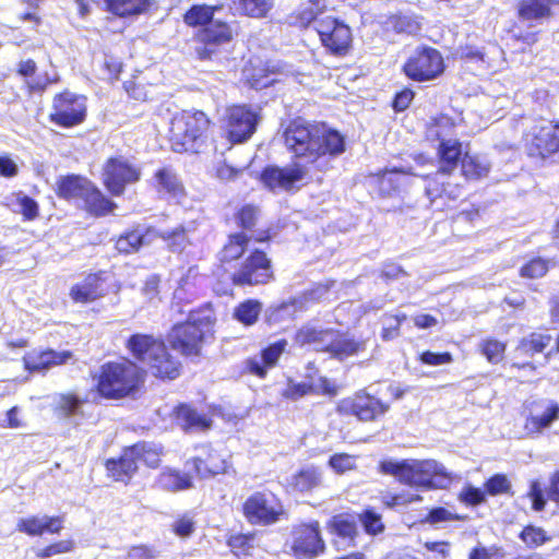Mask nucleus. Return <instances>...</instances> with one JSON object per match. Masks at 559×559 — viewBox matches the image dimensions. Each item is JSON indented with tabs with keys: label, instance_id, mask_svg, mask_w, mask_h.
Instances as JSON below:
<instances>
[{
	"label": "nucleus",
	"instance_id": "f257e3e1",
	"mask_svg": "<svg viewBox=\"0 0 559 559\" xmlns=\"http://www.w3.org/2000/svg\"><path fill=\"white\" fill-rule=\"evenodd\" d=\"M284 138L289 151L309 163L317 164L319 168L325 167L331 158L345 151V139L338 131L301 119L289 123Z\"/></svg>",
	"mask_w": 559,
	"mask_h": 559
},
{
	"label": "nucleus",
	"instance_id": "f03ea898",
	"mask_svg": "<svg viewBox=\"0 0 559 559\" xmlns=\"http://www.w3.org/2000/svg\"><path fill=\"white\" fill-rule=\"evenodd\" d=\"M380 472L401 484L421 489L445 488L452 480L451 474L436 460H384Z\"/></svg>",
	"mask_w": 559,
	"mask_h": 559
},
{
	"label": "nucleus",
	"instance_id": "7ed1b4c3",
	"mask_svg": "<svg viewBox=\"0 0 559 559\" xmlns=\"http://www.w3.org/2000/svg\"><path fill=\"white\" fill-rule=\"evenodd\" d=\"M214 318L210 308L190 311L185 323L176 324L168 334L171 347L183 355H198L204 340L211 335Z\"/></svg>",
	"mask_w": 559,
	"mask_h": 559
},
{
	"label": "nucleus",
	"instance_id": "20e7f679",
	"mask_svg": "<svg viewBox=\"0 0 559 559\" xmlns=\"http://www.w3.org/2000/svg\"><path fill=\"white\" fill-rule=\"evenodd\" d=\"M128 347L136 359L148 366L155 377L175 379L179 376V364L168 354L162 341L136 334L130 337Z\"/></svg>",
	"mask_w": 559,
	"mask_h": 559
},
{
	"label": "nucleus",
	"instance_id": "39448f33",
	"mask_svg": "<svg viewBox=\"0 0 559 559\" xmlns=\"http://www.w3.org/2000/svg\"><path fill=\"white\" fill-rule=\"evenodd\" d=\"M142 378L141 370L129 360L108 362L102 367L97 388L103 396L119 399L133 391Z\"/></svg>",
	"mask_w": 559,
	"mask_h": 559
},
{
	"label": "nucleus",
	"instance_id": "423d86ee",
	"mask_svg": "<svg viewBox=\"0 0 559 559\" xmlns=\"http://www.w3.org/2000/svg\"><path fill=\"white\" fill-rule=\"evenodd\" d=\"M210 120L202 111H181L170 121L169 141L175 152L195 151L198 141L209 129Z\"/></svg>",
	"mask_w": 559,
	"mask_h": 559
},
{
	"label": "nucleus",
	"instance_id": "0eeeda50",
	"mask_svg": "<svg viewBox=\"0 0 559 559\" xmlns=\"http://www.w3.org/2000/svg\"><path fill=\"white\" fill-rule=\"evenodd\" d=\"M297 342L314 344L317 350L331 353L332 356L344 359L365 349V342H357L348 335L333 331H318L313 328H304L297 333Z\"/></svg>",
	"mask_w": 559,
	"mask_h": 559
},
{
	"label": "nucleus",
	"instance_id": "6e6552de",
	"mask_svg": "<svg viewBox=\"0 0 559 559\" xmlns=\"http://www.w3.org/2000/svg\"><path fill=\"white\" fill-rule=\"evenodd\" d=\"M522 417L524 435L539 437L559 420V403L550 399L527 400L523 404Z\"/></svg>",
	"mask_w": 559,
	"mask_h": 559
},
{
	"label": "nucleus",
	"instance_id": "1a4fd4ad",
	"mask_svg": "<svg viewBox=\"0 0 559 559\" xmlns=\"http://www.w3.org/2000/svg\"><path fill=\"white\" fill-rule=\"evenodd\" d=\"M289 548L297 559H314L325 550V543L321 535L318 521L299 523L290 532Z\"/></svg>",
	"mask_w": 559,
	"mask_h": 559
},
{
	"label": "nucleus",
	"instance_id": "9d476101",
	"mask_svg": "<svg viewBox=\"0 0 559 559\" xmlns=\"http://www.w3.org/2000/svg\"><path fill=\"white\" fill-rule=\"evenodd\" d=\"M86 98L66 91L55 96L49 119L52 123L72 128L81 124L86 117Z\"/></svg>",
	"mask_w": 559,
	"mask_h": 559
},
{
	"label": "nucleus",
	"instance_id": "9b49d317",
	"mask_svg": "<svg viewBox=\"0 0 559 559\" xmlns=\"http://www.w3.org/2000/svg\"><path fill=\"white\" fill-rule=\"evenodd\" d=\"M141 169L124 156H115L106 160L103 167V182L114 195L123 193L127 185L139 181Z\"/></svg>",
	"mask_w": 559,
	"mask_h": 559
},
{
	"label": "nucleus",
	"instance_id": "f8f14e48",
	"mask_svg": "<svg viewBox=\"0 0 559 559\" xmlns=\"http://www.w3.org/2000/svg\"><path fill=\"white\" fill-rule=\"evenodd\" d=\"M403 70L411 80L429 81L438 78L444 71V61L437 49L423 47L411 55Z\"/></svg>",
	"mask_w": 559,
	"mask_h": 559
},
{
	"label": "nucleus",
	"instance_id": "ddd939ff",
	"mask_svg": "<svg viewBox=\"0 0 559 559\" xmlns=\"http://www.w3.org/2000/svg\"><path fill=\"white\" fill-rule=\"evenodd\" d=\"M524 147L531 157L545 159L559 152L558 123L543 121L535 124L524 138Z\"/></svg>",
	"mask_w": 559,
	"mask_h": 559
},
{
	"label": "nucleus",
	"instance_id": "4468645a",
	"mask_svg": "<svg viewBox=\"0 0 559 559\" xmlns=\"http://www.w3.org/2000/svg\"><path fill=\"white\" fill-rule=\"evenodd\" d=\"M313 23L322 45L329 51L337 56L347 53L352 44V31L346 24L331 16L321 17Z\"/></svg>",
	"mask_w": 559,
	"mask_h": 559
},
{
	"label": "nucleus",
	"instance_id": "2eb2a0df",
	"mask_svg": "<svg viewBox=\"0 0 559 559\" xmlns=\"http://www.w3.org/2000/svg\"><path fill=\"white\" fill-rule=\"evenodd\" d=\"M259 120V112L251 107L233 106L228 108L225 124L228 139L233 143L247 141L255 132Z\"/></svg>",
	"mask_w": 559,
	"mask_h": 559
},
{
	"label": "nucleus",
	"instance_id": "dca6fc26",
	"mask_svg": "<svg viewBox=\"0 0 559 559\" xmlns=\"http://www.w3.org/2000/svg\"><path fill=\"white\" fill-rule=\"evenodd\" d=\"M243 512L250 523L267 525L277 522L284 510L273 495L258 492L247 499Z\"/></svg>",
	"mask_w": 559,
	"mask_h": 559
},
{
	"label": "nucleus",
	"instance_id": "f3484780",
	"mask_svg": "<svg viewBox=\"0 0 559 559\" xmlns=\"http://www.w3.org/2000/svg\"><path fill=\"white\" fill-rule=\"evenodd\" d=\"M388 409V404L365 392H359L353 397L344 399L337 405V411L341 414L354 415L362 421L374 420L385 414Z\"/></svg>",
	"mask_w": 559,
	"mask_h": 559
},
{
	"label": "nucleus",
	"instance_id": "a211bd4d",
	"mask_svg": "<svg viewBox=\"0 0 559 559\" xmlns=\"http://www.w3.org/2000/svg\"><path fill=\"white\" fill-rule=\"evenodd\" d=\"M197 454L187 461L192 463L194 473L200 478H211L219 474L228 473L230 464L216 450L210 445L202 444L195 448Z\"/></svg>",
	"mask_w": 559,
	"mask_h": 559
},
{
	"label": "nucleus",
	"instance_id": "6ab92c4d",
	"mask_svg": "<svg viewBox=\"0 0 559 559\" xmlns=\"http://www.w3.org/2000/svg\"><path fill=\"white\" fill-rule=\"evenodd\" d=\"M233 29L226 22L214 20L201 28L197 35L201 46L195 48L201 59L211 58L216 47L225 45L233 39Z\"/></svg>",
	"mask_w": 559,
	"mask_h": 559
},
{
	"label": "nucleus",
	"instance_id": "aec40b11",
	"mask_svg": "<svg viewBox=\"0 0 559 559\" xmlns=\"http://www.w3.org/2000/svg\"><path fill=\"white\" fill-rule=\"evenodd\" d=\"M271 277V265L264 252L254 250L241 267L234 273L233 281L238 285L263 284Z\"/></svg>",
	"mask_w": 559,
	"mask_h": 559
},
{
	"label": "nucleus",
	"instance_id": "412c9836",
	"mask_svg": "<svg viewBox=\"0 0 559 559\" xmlns=\"http://www.w3.org/2000/svg\"><path fill=\"white\" fill-rule=\"evenodd\" d=\"M306 170L298 164L284 168L269 167L261 176L262 182L271 190H288L302 181Z\"/></svg>",
	"mask_w": 559,
	"mask_h": 559
},
{
	"label": "nucleus",
	"instance_id": "4be33fe9",
	"mask_svg": "<svg viewBox=\"0 0 559 559\" xmlns=\"http://www.w3.org/2000/svg\"><path fill=\"white\" fill-rule=\"evenodd\" d=\"M71 359V352H56L52 349H33L32 352L27 353L23 358L25 369L31 372L45 371L55 366L67 364Z\"/></svg>",
	"mask_w": 559,
	"mask_h": 559
},
{
	"label": "nucleus",
	"instance_id": "5701e85b",
	"mask_svg": "<svg viewBox=\"0 0 559 559\" xmlns=\"http://www.w3.org/2000/svg\"><path fill=\"white\" fill-rule=\"evenodd\" d=\"M287 346L285 340L277 341L266 347L260 357L254 356L247 359L246 369L251 374L264 378L266 376V369L275 366L280 356L283 354Z\"/></svg>",
	"mask_w": 559,
	"mask_h": 559
},
{
	"label": "nucleus",
	"instance_id": "b1692460",
	"mask_svg": "<svg viewBox=\"0 0 559 559\" xmlns=\"http://www.w3.org/2000/svg\"><path fill=\"white\" fill-rule=\"evenodd\" d=\"M62 518L60 516H28L20 519L17 530L31 536L41 535L44 533H58L62 528Z\"/></svg>",
	"mask_w": 559,
	"mask_h": 559
},
{
	"label": "nucleus",
	"instance_id": "393cba45",
	"mask_svg": "<svg viewBox=\"0 0 559 559\" xmlns=\"http://www.w3.org/2000/svg\"><path fill=\"white\" fill-rule=\"evenodd\" d=\"M157 238V230L154 228L138 227L131 231L121 235L116 248L122 253H132L138 251L142 246L150 245Z\"/></svg>",
	"mask_w": 559,
	"mask_h": 559
},
{
	"label": "nucleus",
	"instance_id": "a878e982",
	"mask_svg": "<svg viewBox=\"0 0 559 559\" xmlns=\"http://www.w3.org/2000/svg\"><path fill=\"white\" fill-rule=\"evenodd\" d=\"M104 293L100 277L96 274H90L71 287L70 297L75 302L87 304L100 298Z\"/></svg>",
	"mask_w": 559,
	"mask_h": 559
},
{
	"label": "nucleus",
	"instance_id": "bb28decb",
	"mask_svg": "<svg viewBox=\"0 0 559 559\" xmlns=\"http://www.w3.org/2000/svg\"><path fill=\"white\" fill-rule=\"evenodd\" d=\"M559 0H521L518 5L519 17L525 22H538L551 15V7Z\"/></svg>",
	"mask_w": 559,
	"mask_h": 559
},
{
	"label": "nucleus",
	"instance_id": "cd10ccee",
	"mask_svg": "<svg viewBox=\"0 0 559 559\" xmlns=\"http://www.w3.org/2000/svg\"><path fill=\"white\" fill-rule=\"evenodd\" d=\"M156 485L163 490L177 492L192 488L193 481L191 476L187 473L166 468L158 475Z\"/></svg>",
	"mask_w": 559,
	"mask_h": 559
},
{
	"label": "nucleus",
	"instance_id": "c85d7f7f",
	"mask_svg": "<svg viewBox=\"0 0 559 559\" xmlns=\"http://www.w3.org/2000/svg\"><path fill=\"white\" fill-rule=\"evenodd\" d=\"M288 484L296 491L308 492L322 484V472L318 467L307 466L294 474Z\"/></svg>",
	"mask_w": 559,
	"mask_h": 559
},
{
	"label": "nucleus",
	"instance_id": "c756f323",
	"mask_svg": "<svg viewBox=\"0 0 559 559\" xmlns=\"http://www.w3.org/2000/svg\"><path fill=\"white\" fill-rule=\"evenodd\" d=\"M153 0H104L107 10L118 16L127 17L144 13Z\"/></svg>",
	"mask_w": 559,
	"mask_h": 559
},
{
	"label": "nucleus",
	"instance_id": "7c9ffc66",
	"mask_svg": "<svg viewBox=\"0 0 559 559\" xmlns=\"http://www.w3.org/2000/svg\"><path fill=\"white\" fill-rule=\"evenodd\" d=\"M158 192L169 199L179 200L183 195V187L177 175L169 168L159 169L156 175Z\"/></svg>",
	"mask_w": 559,
	"mask_h": 559
},
{
	"label": "nucleus",
	"instance_id": "2f4dec72",
	"mask_svg": "<svg viewBox=\"0 0 559 559\" xmlns=\"http://www.w3.org/2000/svg\"><path fill=\"white\" fill-rule=\"evenodd\" d=\"M176 420L185 430L203 431L211 427V420L205 415L186 405L177 408Z\"/></svg>",
	"mask_w": 559,
	"mask_h": 559
},
{
	"label": "nucleus",
	"instance_id": "473e14b6",
	"mask_svg": "<svg viewBox=\"0 0 559 559\" xmlns=\"http://www.w3.org/2000/svg\"><path fill=\"white\" fill-rule=\"evenodd\" d=\"M318 391L324 394H336V386L326 378H319L318 381H311L309 383L289 384L284 395L289 399H298L310 391Z\"/></svg>",
	"mask_w": 559,
	"mask_h": 559
},
{
	"label": "nucleus",
	"instance_id": "72a5a7b5",
	"mask_svg": "<svg viewBox=\"0 0 559 559\" xmlns=\"http://www.w3.org/2000/svg\"><path fill=\"white\" fill-rule=\"evenodd\" d=\"M162 447L153 443H139L127 449V462L135 457L136 462L142 461L150 467H156L162 457Z\"/></svg>",
	"mask_w": 559,
	"mask_h": 559
},
{
	"label": "nucleus",
	"instance_id": "f704fd0d",
	"mask_svg": "<svg viewBox=\"0 0 559 559\" xmlns=\"http://www.w3.org/2000/svg\"><path fill=\"white\" fill-rule=\"evenodd\" d=\"M461 143L456 140L442 141L439 146L441 175L451 174L456 168L457 160L461 156Z\"/></svg>",
	"mask_w": 559,
	"mask_h": 559
},
{
	"label": "nucleus",
	"instance_id": "c9c22d12",
	"mask_svg": "<svg viewBox=\"0 0 559 559\" xmlns=\"http://www.w3.org/2000/svg\"><path fill=\"white\" fill-rule=\"evenodd\" d=\"M91 181L80 176H68L58 182V194L66 199H80L88 192Z\"/></svg>",
	"mask_w": 559,
	"mask_h": 559
},
{
	"label": "nucleus",
	"instance_id": "e433bc0d",
	"mask_svg": "<svg viewBox=\"0 0 559 559\" xmlns=\"http://www.w3.org/2000/svg\"><path fill=\"white\" fill-rule=\"evenodd\" d=\"M127 450L118 459H110L106 462V468L108 474L117 481H126L136 471L135 457H130V462H127Z\"/></svg>",
	"mask_w": 559,
	"mask_h": 559
},
{
	"label": "nucleus",
	"instance_id": "4c0bfd02",
	"mask_svg": "<svg viewBox=\"0 0 559 559\" xmlns=\"http://www.w3.org/2000/svg\"><path fill=\"white\" fill-rule=\"evenodd\" d=\"M82 200L91 213L95 215H105L114 209L115 204L108 200L93 183L88 187V192Z\"/></svg>",
	"mask_w": 559,
	"mask_h": 559
},
{
	"label": "nucleus",
	"instance_id": "58836bf2",
	"mask_svg": "<svg viewBox=\"0 0 559 559\" xmlns=\"http://www.w3.org/2000/svg\"><path fill=\"white\" fill-rule=\"evenodd\" d=\"M83 400L73 393H61L53 397V409L60 416L69 418L81 413Z\"/></svg>",
	"mask_w": 559,
	"mask_h": 559
},
{
	"label": "nucleus",
	"instance_id": "ea45409f",
	"mask_svg": "<svg viewBox=\"0 0 559 559\" xmlns=\"http://www.w3.org/2000/svg\"><path fill=\"white\" fill-rule=\"evenodd\" d=\"M218 10H221L218 5H193L185 14V22L189 26H202L203 28L214 21V14Z\"/></svg>",
	"mask_w": 559,
	"mask_h": 559
},
{
	"label": "nucleus",
	"instance_id": "a19ab883",
	"mask_svg": "<svg viewBox=\"0 0 559 559\" xmlns=\"http://www.w3.org/2000/svg\"><path fill=\"white\" fill-rule=\"evenodd\" d=\"M462 171L466 178L478 179L489 171V164L485 157L468 153L462 159Z\"/></svg>",
	"mask_w": 559,
	"mask_h": 559
},
{
	"label": "nucleus",
	"instance_id": "79ce46f5",
	"mask_svg": "<svg viewBox=\"0 0 559 559\" xmlns=\"http://www.w3.org/2000/svg\"><path fill=\"white\" fill-rule=\"evenodd\" d=\"M262 310V305L257 300H246L234 310V318L245 325H252L257 322Z\"/></svg>",
	"mask_w": 559,
	"mask_h": 559
},
{
	"label": "nucleus",
	"instance_id": "37998d69",
	"mask_svg": "<svg viewBox=\"0 0 559 559\" xmlns=\"http://www.w3.org/2000/svg\"><path fill=\"white\" fill-rule=\"evenodd\" d=\"M248 243L249 239L243 234L231 235L222 250V261L230 262L240 258L247 250Z\"/></svg>",
	"mask_w": 559,
	"mask_h": 559
},
{
	"label": "nucleus",
	"instance_id": "c03bdc74",
	"mask_svg": "<svg viewBox=\"0 0 559 559\" xmlns=\"http://www.w3.org/2000/svg\"><path fill=\"white\" fill-rule=\"evenodd\" d=\"M275 0H239L241 12L254 19L265 17L273 9Z\"/></svg>",
	"mask_w": 559,
	"mask_h": 559
},
{
	"label": "nucleus",
	"instance_id": "a18cd8bd",
	"mask_svg": "<svg viewBox=\"0 0 559 559\" xmlns=\"http://www.w3.org/2000/svg\"><path fill=\"white\" fill-rule=\"evenodd\" d=\"M328 527L332 534L343 538L344 544L352 542L356 533L355 523L345 515L333 516Z\"/></svg>",
	"mask_w": 559,
	"mask_h": 559
},
{
	"label": "nucleus",
	"instance_id": "49530a36",
	"mask_svg": "<svg viewBox=\"0 0 559 559\" xmlns=\"http://www.w3.org/2000/svg\"><path fill=\"white\" fill-rule=\"evenodd\" d=\"M550 342L551 337L549 335L534 333L521 342L518 352L525 355L540 353L549 346Z\"/></svg>",
	"mask_w": 559,
	"mask_h": 559
},
{
	"label": "nucleus",
	"instance_id": "de8ad7c7",
	"mask_svg": "<svg viewBox=\"0 0 559 559\" xmlns=\"http://www.w3.org/2000/svg\"><path fill=\"white\" fill-rule=\"evenodd\" d=\"M520 538L530 548L539 547L550 540V537L542 527L534 525L525 526L520 534Z\"/></svg>",
	"mask_w": 559,
	"mask_h": 559
},
{
	"label": "nucleus",
	"instance_id": "09e8293b",
	"mask_svg": "<svg viewBox=\"0 0 559 559\" xmlns=\"http://www.w3.org/2000/svg\"><path fill=\"white\" fill-rule=\"evenodd\" d=\"M329 467L336 474H345L357 467V456L347 453H335L328 462Z\"/></svg>",
	"mask_w": 559,
	"mask_h": 559
},
{
	"label": "nucleus",
	"instance_id": "8fccbe9b",
	"mask_svg": "<svg viewBox=\"0 0 559 559\" xmlns=\"http://www.w3.org/2000/svg\"><path fill=\"white\" fill-rule=\"evenodd\" d=\"M421 500L423 498L420 495L412 491H402L400 493L385 492L382 496V502L389 508L406 507Z\"/></svg>",
	"mask_w": 559,
	"mask_h": 559
},
{
	"label": "nucleus",
	"instance_id": "3c124183",
	"mask_svg": "<svg viewBox=\"0 0 559 559\" xmlns=\"http://www.w3.org/2000/svg\"><path fill=\"white\" fill-rule=\"evenodd\" d=\"M158 236L173 251H181L189 242L187 233L182 227H177L173 230H165L160 234L157 233V237Z\"/></svg>",
	"mask_w": 559,
	"mask_h": 559
},
{
	"label": "nucleus",
	"instance_id": "603ef678",
	"mask_svg": "<svg viewBox=\"0 0 559 559\" xmlns=\"http://www.w3.org/2000/svg\"><path fill=\"white\" fill-rule=\"evenodd\" d=\"M74 543L70 539L60 540L43 548H36L34 550L35 556L40 559L51 558L57 555L67 554L72 551Z\"/></svg>",
	"mask_w": 559,
	"mask_h": 559
},
{
	"label": "nucleus",
	"instance_id": "864d4df0",
	"mask_svg": "<svg viewBox=\"0 0 559 559\" xmlns=\"http://www.w3.org/2000/svg\"><path fill=\"white\" fill-rule=\"evenodd\" d=\"M0 426L2 428H11V429H19V428H25L26 427V419L23 414V411L17 407L13 406L2 415H0Z\"/></svg>",
	"mask_w": 559,
	"mask_h": 559
},
{
	"label": "nucleus",
	"instance_id": "5fc2aeb1",
	"mask_svg": "<svg viewBox=\"0 0 559 559\" xmlns=\"http://www.w3.org/2000/svg\"><path fill=\"white\" fill-rule=\"evenodd\" d=\"M483 355L490 362H499L503 358L506 346L497 340H485L479 344Z\"/></svg>",
	"mask_w": 559,
	"mask_h": 559
},
{
	"label": "nucleus",
	"instance_id": "6e6d98bb",
	"mask_svg": "<svg viewBox=\"0 0 559 559\" xmlns=\"http://www.w3.org/2000/svg\"><path fill=\"white\" fill-rule=\"evenodd\" d=\"M16 211L20 212L25 219H34L38 215V204L32 198L19 193L15 197Z\"/></svg>",
	"mask_w": 559,
	"mask_h": 559
},
{
	"label": "nucleus",
	"instance_id": "4d7b16f0",
	"mask_svg": "<svg viewBox=\"0 0 559 559\" xmlns=\"http://www.w3.org/2000/svg\"><path fill=\"white\" fill-rule=\"evenodd\" d=\"M254 536L251 534H237L230 536L228 539V546L235 555L248 554L253 548Z\"/></svg>",
	"mask_w": 559,
	"mask_h": 559
},
{
	"label": "nucleus",
	"instance_id": "13d9d810",
	"mask_svg": "<svg viewBox=\"0 0 559 559\" xmlns=\"http://www.w3.org/2000/svg\"><path fill=\"white\" fill-rule=\"evenodd\" d=\"M486 491L491 496L507 493L511 489V483L506 475L496 474L485 484Z\"/></svg>",
	"mask_w": 559,
	"mask_h": 559
},
{
	"label": "nucleus",
	"instance_id": "bf43d9fd",
	"mask_svg": "<svg viewBox=\"0 0 559 559\" xmlns=\"http://www.w3.org/2000/svg\"><path fill=\"white\" fill-rule=\"evenodd\" d=\"M548 271L547 261L536 258L531 260L524 266L521 267V275L528 278H538L546 274Z\"/></svg>",
	"mask_w": 559,
	"mask_h": 559
},
{
	"label": "nucleus",
	"instance_id": "052dcab7",
	"mask_svg": "<svg viewBox=\"0 0 559 559\" xmlns=\"http://www.w3.org/2000/svg\"><path fill=\"white\" fill-rule=\"evenodd\" d=\"M194 516L191 513H185L178 516L173 523V530L176 535L187 537L194 531Z\"/></svg>",
	"mask_w": 559,
	"mask_h": 559
},
{
	"label": "nucleus",
	"instance_id": "680f3d73",
	"mask_svg": "<svg viewBox=\"0 0 559 559\" xmlns=\"http://www.w3.org/2000/svg\"><path fill=\"white\" fill-rule=\"evenodd\" d=\"M360 521L368 534L376 535L383 530V524L379 514L371 510L365 511L360 515Z\"/></svg>",
	"mask_w": 559,
	"mask_h": 559
},
{
	"label": "nucleus",
	"instance_id": "e2e57ef3",
	"mask_svg": "<svg viewBox=\"0 0 559 559\" xmlns=\"http://www.w3.org/2000/svg\"><path fill=\"white\" fill-rule=\"evenodd\" d=\"M527 497L532 501V508L534 511L539 512L544 510L546 506V499L544 496V490L538 480H533L530 484V490L527 491Z\"/></svg>",
	"mask_w": 559,
	"mask_h": 559
},
{
	"label": "nucleus",
	"instance_id": "0e129e2a",
	"mask_svg": "<svg viewBox=\"0 0 559 559\" xmlns=\"http://www.w3.org/2000/svg\"><path fill=\"white\" fill-rule=\"evenodd\" d=\"M19 158L10 154L0 155V176L5 178L15 177L19 174Z\"/></svg>",
	"mask_w": 559,
	"mask_h": 559
},
{
	"label": "nucleus",
	"instance_id": "69168bd1",
	"mask_svg": "<svg viewBox=\"0 0 559 559\" xmlns=\"http://www.w3.org/2000/svg\"><path fill=\"white\" fill-rule=\"evenodd\" d=\"M309 2L311 7L300 12V22L304 25H308L316 20H319V14H321L325 8L323 0H309Z\"/></svg>",
	"mask_w": 559,
	"mask_h": 559
},
{
	"label": "nucleus",
	"instance_id": "338daca9",
	"mask_svg": "<svg viewBox=\"0 0 559 559\" xmlns=\"http://www.w3.org/2000/svg\"><path fill=\"white\" fill-rule=\"evenodd\" d=\"M459 515L445 508H435L429 511L426 522L429 524H440L459 520Z\"/></svg>",
	"mask_w": 559,
	"mask_h": 559
},
{
	"label": "nucleus",
	"instance_id": "774afa93",
	"mask_svg": "<svg viewBox=\"0 0 559 559\" xmlns=\"http://www.w3.org/2000/svg\"><path fill=\"white\" fill-rule=\"evenodd\" d=\"M405 319H406L405 314H403L402 317H400V316L385 317L384 322H383L384 326L382 330V338L388 341V340H392V338L396 337L399 334L400 325H401L402 321Z\"/></svg>",
	"mask_w": 559,
	"mask_h": 559
}]
</instances>
